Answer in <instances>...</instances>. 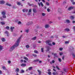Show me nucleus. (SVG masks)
I'll use <instances>...</instances> for the list:
<instances>
[{"mask_svg":"<svg viewBox=\"0 0 75 75\" xmlns=\"http://www.w3.org/2000/svg\"><path fill=\"white\" fill-rule=\"evenodd\" d=\"M22 37V36H21L20 37L18 38L16 41V43L13 46L11 47L10 48L9 50L10 51H13L15 47H17L18 46V45H19V43H20V39H21Z\"/></svg>","mask_w":75,"mask_h":75,"instance_id":"obj_1","label":"nucleus"},{"mask_svg":"<svg viewBox=\"0 0 75 75\" xmlns=\"http://www.w3.org/2000/svg\"><path fill=\"white\" fill-rule=\"evenodd\" d=\"M51 42V40H50L46 41V43L47 44H48L49 45H50V46H52V44L50 43Z\"/></svg>","mask_w":75,"mask_h":75,"instance_id":"obj_2","label":"nucleus"},{"mask_svg":"<svg viewBox=\"0 0 75 75\" xmlns=\"http://www.w3.org/2000/svg\"><path fill=\"white\" fill-rule=\"evenodd\" d=\"M38 4L39 6H40H40H41H41L42 7H43V6H44V5L42 4V2H41L40 3L39 2H38Z\"/></svg>","mask_w":75,"mask_h":75,"instance_id":"obj_3","label":"nucleus"},{"mask_svg":"<svg viewBox=\"0 0 75 75\" xmlns=\"http://www.w3.org/2000/svg\"><path fill=\"white\" fill-rule=\"evenodd\" d=\"M45 28H48L50 27V25L48 24H46L45 26Z\"/></svg>","mask_w":75,"mask_h":75,"instance_id":"obj_4","label":"nucleus"},{"mask_svg":"<svg viewBox=\"0 0 75 75\" xmlns=\"http://www.w3.org/2000/svg\"><path fill=\"white\" fill-rule=\"evenodd\" d=\"M74 8H75L74 7H70L69 8L68 10L70 11V10H72V9H74Z\"/></svg>","mask_w":75,"mask_h":75,"instance_id":"obj_5","label":"nucleus"},{"mask_svg":"<svg viewBox=\"0 0 75 75\" xmlns=\"http://www.w3.org/2000/svg\"><path fill=\"white\" fill-rule=\"evenodd\" d=\"M33 10L34 13H36L37 12V9L35 8H33Z\"/></svg>","mask_w":75,"mask_h":75,"instance_id":"obj_6","label":"nucleus"},{"mask_svg":"<svg viewBox=\"0 0 75 75\" xmlns=\"http://www.w3.org/2000/svg\"><path fill=\"white\" fill-rule=\"evenodd\" d=\"M5 4V1H0V4Z\"/></svg>","mask_w":75,"mask_h":75,"instance_id":"obj_7","label":"nucleus"},{"mask_svg":"<svg viewBox=\"0 0 75 75\" xmlns=\"http://www.w3.org/2000/svg\"><path fill=\"white\" fill-rule=\"evenodd\" d=\"M65 22L67 23H71V21L70 20L68 19L66 20Z\"/></svg>","mask_w":75,"mask_h":75,"instance_id":"obj_8","label":"nucleus"},{"mask_svg":"<svg viewBox=\"0 0 75 75\" xmlns=\"http://www.w3.org/2000/svg\"><path fill=\"white\" fill-rule=\"evenodd\" d=\"M1 14L2 15H3V16L4 15H6V11H3L1 13Z\"/></svg>","mask_w":75,"mask_h":75,"instance_id":"obj_9","label":"nucleus"},{"mask_svg":"<svg viewBox=\"0 0 75 75\" xmlns=\"http://www.w3.org/2000/svg\"><path fill=\"white\" fill-rule=\"evenodd\" d=\"M14 29V27H11L10 28V30H11V32H13V30Z\"/></svg>","mask_w":75,"mask_h":75,"instance_id":"obj_10","label":"nucleus"},{"mask_svg":"<svg viewBox=\"0 0 75 75\" xmlns=\"http://www.w3.org/2000/svg\"><path fill=\"white\" fill-rule=\"evenodd\" d=\"M28 9H23V13H24L25 12H27L28 11Z\"/></svg>","mask_w":75,"mask_h":75,"instance_id":"obj_11","label":"nucleus"},{"mask_svg":"<svg viewBox=\"0 0 75 75\" xmlns=\"http://www.w3.org/2000/svg\"><path fill=\"white\" fill-rule=\"evenodd\" d=\"M36 39H37V37L35 36L34 37L32 38L31 40H35Z\"/></svg>","mask_w":75,"mask_h":75,"instance_id":"obj_12","label":"nucleus"},{"mask_svg":"<svg viewBox=\"0 0 75 75\" xmlns=\"http://www.w3.org/2000/svg\"><path fill=\"white\" fill-rule=\"evenodd\" d=\"M38 72H39V75H40L41 74V71L38 70Z\"/></svg>","mask_w":75,"mask_h":75,"instance_id":"obj_13","label":"nucleus"},{"mask_svg":"<svg viewBox=\"0 0 75 75\" xmlns=\"http://www.w3.org/2000/svg\"><path fill=\"white\" fill-rule=\"evenodd\" d=\"M6 6H11V4H9V3L8 2L6 3Z\"/></svg>","mask_w":75,"mask_h":75,"instance_id":"obj_14","label":"nucleus"},{"mask_svg":"<svg viewBox=\"0 0 75 75\" xmlns=\"http://www.w3.org/2000/svg\"><path fill=\"white\" fill-rule=\"evenodd\" d=\"M74 18H75V17L73 16H70V18L72 20H74Z\"/></svg>","mask_w":75,"mask_h":75,"instance_id":"obj_15","label":"nucleus"},{"mask_svg":"<svg viewBox=\"0 0 75 75\" xmlns=\"http://www.w3.org/2000/svg\"><path fill=\"white\" fill-rule=\"evenodd\" d=\"M3 49V46L0 45V51H1V50H2Z\"/></svg>","mask_w":75,"mask_h":75,"instance_id":"obj_16","label":"nucleus"},{"mask_svg":"<svg viewBox=\"0 0 75 75\" xmlns=\"http://www.w3.org/2000/svg\"><path fill=\"white\" fill-rule=\"evenodd\" d=\"M25 31L26 33H29V31H30V30H29V29H27V30H25Z\"/></svg>","mask_w":75,"mask_h":75,"instance_id":"obj_17","label":"nucleus"},{"mask_svg":"<svg viewBox=\"0 0 75 75\" xmlns=\"http://www.w3.org/2000/svg\"><path fill=\"white\" fill-rule=\"evenodd\" d=\"M17 4L18 5V6H20L21 5V2H17Z\"/></svg>","mask_w":75,"mask_h":75,"instance_id":"obj_18","label":"nucleus"},{"mask_svg":"<svg viewBox=\"0 0 75 75\" xmlns=\"http://www.w3.org/2000/svg\"><path fill=\"white\" fill-rule=\"evenodd\" d=\"M55 62V61L54 60H53L52 61L50 62V64H54Z\"/></svg>","mask_w":75,"mask_h":75,"instance_id":"obj_19","label":"nucleus"},{"mask_svg":"<svg viewBox=\"0 0 75 75\" xmlns=\"http://www.w3.org/2000/svg\"><path fill=\"white\" fill-rule=\"evenodd\" d=\"M58 74L57 72H53L52 73V74H53L54 75H56L57 74Z\"/></svg>","mask_w":75,"mask_h":75,"instance_id":"obj_20","label":"nucleus"},{"mask_svg":"<svg viewBox=\"0 0 75 75\" xmlns=\"http://www.w3.org/2000/svg\"><path fill=\"white\" fill-rule=\"evenodd\" d=\"M23 59H25V60H26V61H28V58H27V57H25L23 58Z\"/></svg>","mask_w":75,"mask_h":75,"instance_id":"obj_21","label":"nucleus"},{"mask_svg":"<svg viewBox=\"0 0 75 75\" xmlns=\"http://www.w3.org/2000/svg\"><path fill=\"white\" fill-rule=\"evenodd\" d=\"M21 66L22 67H25V66H26V64H22L21 65Z\"/></svg>","mask_w":75,"mask_h":75,"instance_id":"obj_22","label":"nucleus"},{"mask_svg":"<svg viewBox=\"0 0 75 75\" xmlns=\"http://www.w3.org/2000/svg\"><path fill=\"white\" fill-rule=\"evenodd\" d=\"M1 40H2V41H3V42H4V41H5L6 40H5V39L4 38H1Z\"/></svg>","mask_w":75,"mask_h":75,"instance_id":"obj_23","label":"nucleus"},{"mask_svg":"<svg viewBox=\"0 0 75 75\" xmlns=\"http://www.w3.org/2000/svg\"><path fill=\"white\" fill-rule=\"evenodd\" d=\"M1 24L2 25H4V24H5V23L4 22H1Z\"/></svg>","mask_w":75,"mask_h":75,"instance_id":"obj_24","label":"nucleus"},{"mask_svg":"<svg viewBox=\"0 0 75 75\" xmlns=\"http://www.w3.org/2000/svg\"><path fill=\"white\" fill-rule=\"evenodd\" d=\"M16 72H19L20 71V69H19L17 68L16 69Z\"/></svg>","mask_w":75,"mask_h":75,"instance_id":"obj_25","label":"nucleus"},{"mask_svg":"<svg viewBox=\"0 0 75 75\" xmlns=\"http://www.w3.org/2000/svg\"><path fill=\"white\" fill-rule=\"evenodd\" d=\"M61 9L60 8H59L58 9V11L59 12V13H61Z\"/></svg>","mask_w":75,"mask_h":75,"instance_id":"obj_26","label":"nucleus"},{"mask_svg":"<svg viewBox=\"0 0 75 75\" xmlns=\"http://www.w3.org/2000/svg\"><path fill=\"white\" fill-rule=\"evenodd\" d=\"M64 30L65 31H70V30L68 28H66Z\"/></svg>","mask_w":75,"mask_h":75,"instance_id":"obj_27","label":"nucleus"},{"mask_svg":"<svg viewBox=\"0 0 75 75\" xmlns=\"http://www.w3.org/2000/svg\"><path fill=\"white\" fill-rule=\"evenodd\" d=\"M33 69V67H30L28 69L29 71H31Z\"/></svg>","mask_w":75,"mask_h":75,"instance_id":"obj_28","label":"nucleus"},{"mask_svg":"<svg viewBox=\"0 0 75 75\" xmlns=\"http://www.w3.org/2000/svg\"><path fill=\"white\" fill-rule=\"evenodd\" d=\"M20 73L21 74H22V73H24V71L23 70H21L20 72Z\"/></svg>","mask_w":75,"mask_h":75,"instance_id":"obj_29","label":"nucleus"},{"mask_svg":"<svg viewBox=\"0 0 75 75\" xmlns=\"http://www.w3.org/2000/svg\"><path fill=\"white\" fill-rule=\"evenodd\" d=\"M46 15V14L45 13H42V16H45V15Z\"/></svg>","mask_w":75,"mask_h":75,"instance_id":"obj_30","label":"nucleus"},{"mask_svg":"<svg viewBox=\"0 0 75 75\" xmlns=\"http://www.w3.org/2000/svg\"><path fill=\"white\" fill-rule=\"evenodd\" d=\"M54 55L55 57H58V56H57V53L54 54Z\"/></svg>","mask_w":75,"mask_h":75,"instance_id":"obj_31","label":"nucleus"},{"mask_svg":"<svg viewBox=\"0 0 75 75\" xmlns=\"http://www.w3.org/2000/svg\"><path fill=\"white\" fill-rule=\"evenodd\" d=\"M34 52L35 53V54H38V51L37 50H35L34 51Z\"/></svg>","mask_w":75,"mask_h":75,"instance_id":"obj_32","label":"nucleus"},{"mask_svg":"<svg viewBox=\"0 0 75 75\" xmlns=\"http://www.w3.org/2000/svg\"><path fill=\"white\" fill-rule=\"evenodd\" d=\"M39 61V59H37L36 60H34L33 61V62H38Z\"/></svg>","mask_w":75,"mask_h":75,"instance_id":"obj_33","label":"nucleus"},{"mask_svg":"<svg viewBox=\"0 0 75 75\" xmlns=\"http://www.w3.org/2000/svg\"><path fill=\"white\" fill-rule=\"evenodd\" d=\"M6 29H7V30H9L10 28V27L9 26H7L6 27Z\"/></svg>","mask_w":75,"mask_h":75,"instance_id":"obj_34","label":"nucleus"},{"mask_svg":"<svg viewBox=\"0 0 75 75\" xmlns=\"http://www.w3.org/2000/svg\"><path fill=\"white\" fill-rule=\"evenodd\" d=\"M2 17H3V18H6V16L5 15H3L2 16Z\"/></svg>","mask_w":75,"mask_h":75,"instance_id":"obj_35","label":"nucleus"},{"mask_svg":"<svg viewBox=\"0 0 75 75\" xmlns=\"http://www.w3.org/2000/svg\"><path fill=\"white\" fill-rule=\"evenodd\" d=\"M69 41H66L65 42V43L66 44H69Z\"/></svg>","mask_w":75,"mask_h":75,"instance_id":"obj_36","label":"nucleus"},{"mask_svg":"<svg viewBox=\"0 0 75 75\" xmlns=\"http://www.w3.org/2000/svg\"><path fill=\"white\" fill-rule=\"evenodd\" d=\"M28 5H29V6H31L32 5H33V4H30L29 3H28Z\"/></svg>","mask_w":75,"mask_h":75,"instance_id":"obj_37","label":"nucleus"},{"mask_svg":"<svg viewBox=\"0 0 75 75\" xmlns=\"http://www.w3.org/2000/svg\"><path fill=\"white\" fill-rule=\"evenodd\" d=\"M2 68L3 69H4V70H6V67L4 66Z\"/></svg>","mask_w":75,"mask_h":75,"instance_id":"obj_38","label":"nucleus"},{"mask_svg":"<svg viewBox=\"0 0 75 75\" xmlns=\"http://www.w3.org/2000/svg\"><path fill=\"white\" fill-rule=\"evenodd\" d=\"M58 60L59 62H61L62 61V60H61V59L60 58H59Z\"/></svg>","mask_w":75,"mask_h":75,"instance_id":"obj_39","label":"nucleus"},{"mask_svg":"<svg viewBox=\"0 0 75 75\" xmlns=\"http://www.w3.org/2000/svg\"><path fill=\"white\" fill-rule=\"evenodd\" d=\"M47 12H50V9L48 8L47 9Z\"/></svg>","mask_w":75,"mask_h":75,"instance_id":"obj_40","label":"nucleus"},{"mask_svg":"<svg viewBox=\"0 0 75 75\" xmlns=\"http://www.w3.org/2000/svg\"><path fill=\"white\" fill-rule=\"evenodd\" d=\"M41 50V52H44V48H42Z\"/></svg>","mask_w":75,"mask_h":75,"instance_id":"obj_41","label":"nucleus"},{"mask_svg":"<svg viewBox=\"0 0 75 75\" xmlns=\"http://www.w3.org/2000/svg\"><path fill=\"white\" fill-rule=\"evenodd\" d=\"M63 49L62 48H59V50L60 51H62V50Z\"/></svg>","mask_w":75,"mask_h":75,"instance_id":"obj_42","label":"nucleus"},{"mask_svg":"<svg viewBox=\"0 0 75 75\" xmlns=\"http://www.w3.org/2000/svg\"><path fill=\"white\" fill-rule=\"evenodd\" d=\"M26 25H30L29 22L27 23L26 24Z\"/></svg>","mask_w":75,"mask_h":75,"instance_id":"obj_43","label":"nucleus"},{"mask_svg":"<svg viewBox=\"0 0 75 75\" xmlns=\"http://www.w3.org/2000/svg\"><path fill=\"white\" fill-rule=\"evenodd\" d=\"M31 10H32L31 9H29V13H31Z\"/></svg>","mask_w":75,"mask_h":75,"instance_id":"obj_44","label":"nucleus"},{"mask_svg":"<svg viewBox=\"0 0 75 75\" xmlns=\"http://www.w3.org/2000/svg\"><path fill=\"white\" fill-rule=\"evenodd\" d=\"M29 22L30 25L31 24H33V23L32 22Z\"/></svg>","mask_w":75,"mask_h":75,"instance_id":"obj_45","label":"nucleus"},{"mask_svg":"<svg viewBox=\"0 0 75 75\" xmlns=\"http://www.w3.org/2000/svg\"><path fill=\"white\" fill-rule=\"evenodd\" d=\"M18 24H21V22L20 21H19L18 23Z\"/></svg>","mask_w":75,"mask_h":75,"instance_id":"obj_46","label":"nucleus"},{"mask_svg":"<svg viewBox=\"0 0 75 75\" xmlns=\"http://www.w3.org/2000/svg\"><path fill=\"white\" fill-rule=\"evenodd\" d=\"M47 51H50V49H49V47H47Z\"/></svg>","mask_w":75,"mask_h":75,"instance_id":"obj_47","label":"nucleus"},{"mask_svg":"<svg viewBox=\"0 0 75 75\" xmlns=\"http://www.w3.org/2000/svg\"><path fill=\"white\" fill-rule=\"evenodd\" d=\"M32 55L33 57H37V55L35 54H33Z\"/></svg>","mask_w":75,"mask_h":75,"instance_id":"obj_48","label":"nucleus"},{"mask_svg":"<svg viewBox=\"0 0 75 75\" xmlns=\"http://www.w3.org/2000/svg\"><path fill=\"white\" fill-rule=\"evenodd\" d=\"M56 68L57 69H58V70H59V68L57 66L56 67Z\"/></svg>","mask_w":75,"mask_h":75,"instance_id":"obj_49","label":"nucleus"},{"mask_svg":"<svg viewBox=\"0 0 75 75\" xmlns=\"http://www.w3.org/2000/svg\"><path fill=\"white\" fill-rule=\"evenodd\" d=\"M48 74L49 75H51V72H48Z\"/></svg>","mask_w":75,"mask_h":75,"instance_id":"obj_50","label":"nucleus"},{"mask_svg":"<svg viewBox=\"0 0 75 75\" xmlns=\"http://www.w3.org/2000/svg\"><path fill=\"white\" fill-rule=\"evenodd\" d=\"M8 32L7 31H6L5 32V34H8Z\"/></svg>","mask_w":75,"mask_h":75,"instance_id":"obj_51","label":"nucleus"},{"mask_svg":"<svg viewBox=\"0 0 75 75\" xmlns=\"http://www.w3.org/2000/svg\"><path fill=\"white\" fill-rule=\"evenodd\" d=\"M46 4L47 6H49L50 5V4L48 2H46Z\"/></svg>","mask_w":75,"mask_h":75,"instance_id":"obj_52","label":"nucleus"},{"mask_svg":"<svg viewBox=\"0 0 75 75\" xmlns=\"http://www.w3.org/2000/svg\"><path fill=\"white\" fill-rule=\"evenodd\" d=\"M26 47L27 48H28V47H29V45H26Z\"/></svg>","mask_w":75,"mask_h":75,"instance_id":"obj_53","label":"nucleus"},{"mask_svg":"<svg viewBox=\"0 0 75 75\" xmlns=\"http://www.w3.org/2000/svg\"><path fill=\"white\" fill-rule=\"evenodd\" d=\"M60 55H62L63 54V53H59Z\"/></svg>","mask_w":75,"mask_h":75,"instance_id":"obj_54","label":"nucleus"},{"mask_svg":"<svg viewBox=\"0 0 75 75\" xmlns=\"http://www.w3.org/2000/svg\"><path fill=\"white\" fill-rule=\"evenodd\" d=\"M52 44H53V45H55V43L54 42H53Z\"/></svg>","mask_w":75,"mask_h":75,"instance_id":"obj_55","label":"nucleus"},{"mask_svg":"<svg viewBox=\"0 0 75 75\" xmlns=\"http://www.w3.org/2000/svg\"><path fill=\"white\" fill-rule=\"evenodd\" d=\"M72 4H73V5H75V2H72Z\"/></svg>","mask_w":75,"mask_h":75,"instance_id":"obj_56","label":"nucleus"},{"mask_svg":"<svg viewBox=\"0 0 75 75\" xmlns=\"http://www.w3.org/2000/svg\"><path fill=\"white\" fill-rule=\"evenodd\" d=\"M0 19H1V21H3V18H1V17L0 18Z\"/></svg>","mask_w":75,"mask_h":75,"instance_id":"obj_57","label":"nucleus"},{"mask_svg":"<svg viewBox=\"0 0 75 75\" xmlns=\"http://www.w3.org/2000/svg\"><path fill=\"white\" fill-rule=\"evenodd\" d=\"M53 70H54V72H56V70H55V69H53Z\"/></svg>","mask_w":75,"mask_h":75,"instance_id":"obj_58","label":"nucleus"},{"mask_svg":"<svg viewBox=\"0 0 75 75\" xmlns=\"http://www.w3.org/2000/svg\"><path fill=\"white\" fill-rule=\"evenodd\" d=\"M63 4H66V1H64L63 2Z\"/></svg>","mask_w":75,"mask_h":75,"instance_id":"obj_59","label":"nucleus"},{"mask_svg":"<svg viewBox=\"0 0 75 75\" xmlns=\"http://www.w3.org/2000/svg\"><path fill=\"white\" fill-rule=\"evenodd\" d=\"M8 64H10L11 63V62L10 61H8Z\"/></svg>","mask_w":75,"mask_h":75,"instance_id":"obj_60","label":"nucleus"},{"mask_svg":"<svg viewBox=\"0 0 75 75\" xmlns=\"http://www.w3.org/2000/svg\"><path fill=\"white\" fill-rule=\"evenodd\" d=\"M72 55H73V56L74 57H75V54H72Z\"/></svg>","mask_w":75,"mask_h":75,"instance_id":"obj_61","label":"nucleus"},{"mask_svg":"<svg viewBox=\"0 0 75 75\" xmlns=\"http://www.w3.org/2000/svg\"><path fill=\"white\" fill-rule=\"evenodd\" d=\"M71 3H73L74 2V0H71Z\"/></svg>","mask_w":75,"mask_h":75,"instance_id":"obj_62","label":"nucleus"},{"mask_svg":"<svg viewBox=\"0 0 75 75\" xmlns=\"http://www.w3.org/2000/svg\"><path fill=\"white\" fill-rule=\"evenodd\" d=\"M73 29H74V31H75V26L73 27Z\"/></svg>","mask_w":75,"mask_h":75,"instance_id":"obj_63","label":"nucleus"},{"mask_svg":"<svg viewBox=\"0 0 75 75\" xmlns=\"http://www.w3.org/2000/svg\"><path fill=\"white\" fill-rule=\"evenodd\" d=\"M72 23H75V21H72Z\"/></svg>","mask_w":75,"mask_h":75,"instance_id":"obj_64","label":"nucleus"}]
</instances>
